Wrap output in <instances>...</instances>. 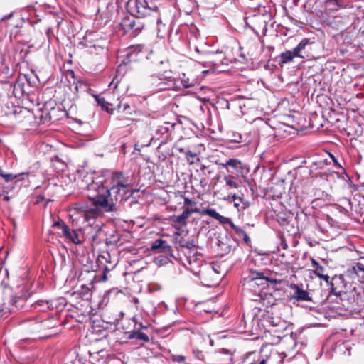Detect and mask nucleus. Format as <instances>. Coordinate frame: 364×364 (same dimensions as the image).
<instances>
[{
	"label": "nucleus",
	"instance_id": "obj_26",
	"mask_svg": "<svg viewBox=\"0 0 364 364\" xmlns=\"http://www.w3.org/2000/svg\"><path fill=\"white\" fill-rule=\"evenodd\" d=\"M230 225L232 227V228L235 230L237 233L242 235L245 232L242 229L235 226L232 223Z\"/></svg>",
	"mask_w": 364,
	"mask_h": 364
},
{
	"label": "nucleus",
	"instance_id": "obj_2",
	"mask_svg": "<svg viewBox=\"0 0 364 364\" xmlns=\"http://www.w3.org/2000/svg\"><path fill=\"white\" fill-rule=\"evenodd\" d=\"M243 285L253 292L259 299L254 298L255 301L262 300L266 293L264 291L268 287V280L262 274L255 271H250L243 275Z\"/></svg>",
	"mask_w": 364,
	"mask_h": 364
},
{
	"label": "nucleus",
	"instance_id": "obj_17",
	"mask_svg": "<svg viewBox=\"0 0 364 364\" xmlns=\"http://www.w3.org/2000/svg\"><path fill=\"white\" fill-rule=\"evenodd\" d=\"M166 246V241H164L161 239H157L152 243L151 247V250H158L160 249H165Z\"/></svg>",
	"mask_w": 364,
	"mask_h": 364
},
{
	"label": "nucleus",
	"instance_id": "obj_13",
	"mask_svg": "<svg viewBox=\"0 0 364 364\" xmlns=\"http://www.w3.org/2000/svg\"><path fill=\"white\" fill-rule=\"evenodd\" d=\"M181 85L185 88H188L194 86L195 85L198 83V80L197 78L191 77L187 76L186 74H183L180 77Z\"/></svg>",
	"mask_w": 364,
	"mask_h": 364
},
{
	"label": "nucleus",
	"instance_id": "obj_28",
	"mask_svg": "<svg viewBox=\"0 0 364 364\" xmlns=\"http://www.w3.org/2000/svg\"><path fill=\"white\" fill-rule=\"evenodd\" d=\"M333 160L334 162V164L338 167H341V164L336 160V159L333 156Z\"/></svg>",
	"mask_w": 364,
	"mask_h": 364
},
{
	"label": "nucleus",
	"instance_id": "obj_31",
	"mask_svg": "<svg viewBox=\"0 0 364 364\" xmlns=\"http://www.w3.org/2000/svg\"><path fill=\"white\" fill-rule=\"evenodd\" d=\"M11 302H12L13 305H15L17 306V305H16L17 301L16 300V299H12Z\"/></svg>",
	"mask_w": 364,
	"mask_h": 364
},
{
	"label": "nucleus",
	"instance_id": "obj_25",
	"mask_svg": "<svg viewBox=\"0 0 364 364\" xmlns=\"http://www.w3.org/2000/svg\"><path fill=\"white\" fill-rule=\"evenodd\" d=\"M301 51H302V50H297V48H296V47H295V48L293 49V50H291V53H292V54H293V55H294V58H296V57H299V58H303L304 57L301 55Z\"/></svg>",
	"mask_w": 364,
	"mask_h": 364
},
{
	"label": "nucleus",
	"instance_id": "obj_29",
	"mask_svg": "<svg viewBox=\"0 0 364 364\" xmlns=\"http://www.w3.org/2000/svg\"><path fill=\"white\" fill-rule=\"evenodd\" d=\"M242 235H244V239L246 242L250 241V238L245 232H244Z\"/></svg>",
	"mask_w": 364,
	"mask_h": 364
},
{
	"label": "nucleus",
	"instance_id": "obj_33",
	"mask_svg": "<svg viewBox=\"0 0 364 364\" xmlns=\"http://www.w3.org/2000/svg\"><path fill=\"white\" fill-rule=\"evenodd\" d=\"M178 150H179L181 152H184V149H183V148H180Z\"/></svg>",
	"mask_w": 364,
	"mask_h": 364
},
{
	"label": "nucleus",
	"instance_id": "obj_15",
	"mask_svg": "<svg viewBox=\"0 0 364 364\" xmlns=\"http://www.w3.org/2000/svg\"><path fill=\"white\" fill-rule=\"evenodd\" d=\"M294 58L291 50H287L280 55V63L284 64L291 62Z\"/></svg>",
	"mask_w": 364,
	"mask_h": 364
},
{
	"label": "nucleus",
	"instance_id": "obj_8",
	"mask_svg": "<svg viewBox=\"0 0 364 364\" xmlns=\"http://www.w3.org/2000/svg\"><path fill=\"white\" fill-rule=\"evenodd\" d=\"M311 267L313 268V273L316 277L323 279L326 283H328V279H330V277L326 274V269L320 265L314 259H311Z\"/></svg>",
	"mask_w": 364,
	"mask_h": 364
},
{
	"label": "nucleus",
	"instance_id": "obj_7",
	"mask_svg": "<svg viewBox=\"0 0 364 364\" xmlns=\"http://www.w3.org/2000/svg\"><path fill=\"white\" fill-rule=\"evenodd\" d=\"M223 181L225 182V186L223 187L218 191V193L221 195L224 196V192L226 189V188H230V189H237L240 187L238 182L236 181L235 177L232 175H226L223 177Z\"/></svg>",
	"mask_w": 364,
	"mask_h": 364
},
{
	"label": "nucleus",
	"instance_id": "obj_4",
	"mask_svg": "<svg viewBox=\"0 0 364 364\" xmlns=\"http://www.w3.org/2000/svg\"><path fill=\"white\" fill-rule=\"evenodd\" d=\"M61 228L63 235L73 243L78 245L84 240V237L80 230H71L65 224L62 225Z\"/></svg>",
	"mask_w": 364,
	"mask_h": 364
},
{
	"label": "nucleus",
	"instance_id": "obj_16",
	"mask_svg": "<svg viewBox=\"0 0 364 364\" xmlns=\"http://www.w3.org/2000/svg\"><path fill=\"white\" fill-rule=\"evenodd\" d=\"M208 274L211 277H215V280H218L220 274V266L216 264H213L210 268H209Z\"/></svg>",
	"mask_w": 364,
	"mask_h": 364
},
{
	"label": "nucleus",
	"instance_id": "obj_27",
	"mask_svg": "<svg viewBox=\"0 0 364 364\" xmlns=\"http://www.w3.org/2000/svg\"><path fill=\"white\" fill-rule=\"evenodd\" d=\"M269 358L266 356L265 358H262L258 360L257 364H267Z\"/></svg>",
	"mask_w": 364,
	"mask_h": 364
},
{
	"label": "nucleus",
	"instance_id": "obj_20",
	"mask_svg": "<svg viewBox=\"0 0 364 364\" xmlns=\"http://www.w3.org/2000/svg\"><path fill=\"white\" fill-rule=\"evenodd\" d=\"M96 101L97 103L102 106L103 109H105L107 112H109L108 107H107V103L106 102L105 100L103 97H100L99 96L95 97Z\"/></svg>",
	"mask_w": 364,
	"mask_h": 364
},
{
	"label": "nucleus",
	"instance_id": "obj_30",
	"mask_svg": "<svg viewBox=\"0 0 364 364\" xmlns=\"http://www.w3.org/2000/svg\"><path fill=\"white\" fill-rule=\"evenodd\" d=\"M185 203L189 205V204L192 203V201L191 200L188 199V198H186L185 199Z\"/></svg>",
	"mask_w": 364,
	"mask_h": 364
},
{
	"label": "nucleus",
	"instance_id": "obj_6",
	"mask_svg": "<svg viewBox=\"0 0 364 364\" xmlns=\"http://www.w3.org/2000/svg\"><path fill=\"white\" fill-rule=\"evenodd\" d=\"M222 199L229 203H234V206L240 211L243 210L249 206V203L245 201L242 197L234 193L224 195Z\"/></svg>",
	"mask_w": 364,
	"mask_h": 364
},
{
	"label": "nucleus",
	"instance_id": "obj_10",
	"mask_svg": "<svg viewBox=\"0 0 364 364\" xmlns=\"http://www.w3.org/2000/svg\"><path fill=\"white\" fill-rule=\"evenodd\" d=\"M203 213L205 215H209L210 217L218 220L221 224H232V221L230 218L224 217L220 215L215 209L208 208L205 209L203 211Z\"/></svg>",
	"mask_w": 364,
	"mask_h": 364
},
{
	"label": "nucleus",
	"instance_id": "obj_14",
	"mask_svg": "<svg viewBox=\"0 0 364 364\" xmlns=\"http://www.w3.org/2000/svg\"><path fill=\"white\" fill-rule=\"evenodd\" d=\"M241 161L236 159H230L228 160L225 164L222 166L224 168H228V166L232 167V168L237 170L241 167Z\"/></svg>",
	"mask_w": 364,
	"mask_h": 364
},
{
	"label": "nucleus",
	"instance_id": "obj_21",
	"mask_svg": "<svg viewBox=\"0 0 364 364\" xmlns=\"http://www.w3.org/2000/svg\"><path fill=\"white\" fill-rule=\"evenodd\" d=\"M0 176L3 177L6 181H10L16 178V176L12 174H4L2 170H0Z\"/></svg>",
	"mask_w": 364,
	"mask_h": 364
},
{
	"label": "nucleus",
	"instance_id": "obj_19",
	"mask_svg": "<svg viewBox=\"0 0 364 364\" xmlns=\"http://www.w3.org/2000/svg\"><path fill=\"white\" fill-rule=\"evenodd\" d=\"M124 28H129L131 29L134 28L135 21L134 20L130 19H124L122 23Z\"/></svg>",
	"mask_w": 364,
	"mask_h": 364
},
{
	"label": "nucleus",
	"instance_id": "obj_18",
	"mask_svg": "<svg viewBox=\"0 0 364 364\" xmlns=\"http://www.w3.org/2000/svg\"><path fill=\"white\" fill-rule=\"evenodd\" d=\"M186 159L190 164H195L199 161L196 154L191 152V151H185Z\"/></svg>",
	"mask_w": 364,
	"mask_h": 364
},
{
	"label": "nucleus",
	"instance_id": "obj_12",
	"mask_svg": "<svg viewBox=\"0 0 364 364\" xmlns=\"http://www.w3.org/2000/svg\"><path fill=\"white\" fill-rule=\"evenodd\" d=\"M197 212H198V210H190L188 208H186L181 215L173 216V220L176 223L185 225L186 223V219L189 217V215L193 213Z\"/></svg>",
	"mask_w": 364,
	"mask_h": 364
},
{
	"label": "nucleus",
	"instance_id": "obj_34",
	"mask_svg": "<svg viewBox=\"0 0 364 364\" xmlns=\"http://www.w3.org/2000/svg\"><path fill=\"white\" fill-rule=\"evenodd\" d=\"M210 343L211 346H213V341L212 340H210Z\"/></svg>",
	"mask_w": 364,
	"mask_h": 364
},
{
	"label": "nucleus",
	"instance_id": "obj_5",
	"mask_svg": "<svg viewBox=\"0 0 364 364\" xmlns=\"http://www.w3.org/2000/svg\"><path fill=\"white\" fill-rule=\"evenodd\" d=\"M326 284L329 287L332 294L339 295L344 288V278L342 275H336L331 279H328V283Z\"/></svg>",
	"mask_w": 364,
	"mask_h": 364
},
{
	"label": "nucleus",
	"instance_id": "obj_3",
	"mask_svg": "<svg viewBox=\"0 0 364 364\" xmlns=\"http://www.w3.org/2000/svg\"><path fill=\"white\" fill-rule=\"evenodd\" d=\"M129 5H133L132 12L138 18H142L149 14L150 9L145 0H131Z\"/></svg>",
	"mask_w": 364,
	"mask_h": 364
},
{
	"label": "nucleus",
	"instance_id": "obj_32",
	"mask_svg": "<svg viewBox=\"0 0 364 364\" xmlns=\"http://www.w3.org/2000/svg\"><path fill=\"white\" fill-rule=\"evenodd\" d=\"M168 88H170V87L161 86V87H159V89H160V90L168 89Z\"/></svg>",
	"mask_w": 364,
	"mask_h": 364
},
{
	"label": "nucleus",
	"instance_id": "obj_9",
	"mask_svg": "<svg viewBox=\"0 0 364 364\" xmlns=\"http://www.w3.org/2000/svg\"><path fill=\"white\" fill-rule=\"evenodd\" d=\"M218 364H232L233 363V353L223 348L218 355Z\"/></svg>",
	"mask_w": 364,
	"mask_h": 364
},
{
	"label": "nucleus",
	"instance_id": "obj_23",
	"mask_svg": "<svg viewBox=\"0 0 364 364\" xmlns=\"http://www.w3.org/2000/svg\"><path fill=\"white\" fill-rule=\"evenodd\" d=\"M173 361L178 363H183L186 360V358L183 355H176L172 356Z\"/></svg>",
	"mask_w": 364,
	"mask_h": 364
},
{
	"label": "nucleus",
	"instance_id": "obj_22",
	"mask_svg": "<svg viewBox=\"0 0 364 364\" xmlns=\"http://www.w3.org/2000/svg\"><path fill=\"white\" fill-rule=\"evenodd\" d=\"M309 43V40L306 38L303 39L296 46L297 50H303Z\"/></svg>",
	"mask_w": 364,
	"mask_h": 364
},
{
	"label": "nucleus",
	"instance_id": "obj_11",
	"mask_svg": "<svg viewBox=\"0 0 364 364\" xmlns=\"http://www.w3.org/2000/svg\"><path fill=\"white\" fill-rule=\"evenodd\" d=\"M291 289L294 290L293 297L296 298L299 301H309L311 298L309 297V293L299 288V286L296 284H293L291 286Z\"/></svg>",
	"mask_w": 364,
	"mask_h": 364
},
{
	"label": "nucleus",
	"instance_id": "obj_24",
	"mask_svg": "<svg viewBox=\"0 0 364 364\" xmlns=\"http://www.w3.org/2000/svg\"><path fill=\"white\" fill-rule=\"evenodd\" d=\"M301 51H302V50H297V48H296V47H295V48L293 49V50H291V53H292V54H293V55H294V58H296V57H299V58H303L304 57L301 55Z\"/></svg>",
	"mask_w": 364,
	"mask_h": 364
},
{
	"label": "nucleus",
	"instance_id": "obj_1",
	"mask_svg": "<svg viewBox=\"0 0 364 364\" xmlns=\"http://www.w3.org/2000/svg\"><path fill=\"white\" fill-rule=\"evenodd\" d=\"M129 186V178L121 172L87 173L83 176L80 187L85 191L84 194L93 207L81 203L73 205L68 209L73 225L80 228L90 226L97 233L100 228L95 224L100 211L114 210L115 202L123 199Z\"/></svg>",
	"mask_w": 364,
	"mask_h": 364
}]
</instances>
